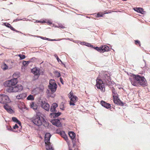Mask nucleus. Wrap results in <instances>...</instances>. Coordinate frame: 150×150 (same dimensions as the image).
I'll return each mask as SVG.
<instances>
[{
  "mask_svg": "<svg viewBox=\"0 0 150 150\" xmlns=\"http://www.w3.org/2000/svg\"><path fill=\"white\" fill-rule=\"evenodd\" d=\"M18 124L19 126H21V122L19 120L18 121V122L17 123Z\"/></svg>",
  "mask_w": 150,
  "mask_h": 150,
  "instance_id": "obj_50",
  "label": "nucleus"
},
{
  "mask_svg": "<svg viewBox=\"0 0 150 150\" xmlns=\"http://www.w3.org/2000/svg\"><path fill=\"white\" fill-rule=\"evenodd\" d=\"M96 86L98 89H101L102 91H105L104 84L102 80L97 78L96 79Z\"/></svg>",
  "mask_w": 150,
  "mask_h": 150,
  "instance_id": "obj_8",
  "label": "nucleus"
},
{
  "mask_svg": "<svg viewBox=\"0 0 150 150\" xmlns=\"http://www.w3.org/2000/svg\"><path fill=\"white\" fill-rule=\"evenodd\" d=\"M101 46L100 47H94V49L95 50H96L98 52H102V51H101Z\"/></svg>",
  "mask_w": 150,
  "mask_h": 150,
  "instance_id": "obj_29",
  "label": "nucleus"
},
{
  "mask_svg": "<svg viewBox=\"0 0 150 150\" xmlns=\"http://www.w3.org/2000/svg\"><path fill=\"white\" fill-rule=\"evenodd\" d=\"M90 46H89V47H91L92 48H94V47H93V46L91 44H90Z\"/></svg>",
  "mask_w": 150,
  "mask_h": 150,
  "instance_id": "obj_54",
  "label": "nucleus"
},
{
  "mask_svg": "<svg viewBox=\"0 0 150 150\" xmlns=\"http://www.w3.org/2000/svg\"><path fill=\"white\" fill-rule=\"evenodd\" d=\"M103 79L105 81L106 83L109 81V80H111V78L110 77V74L108 72L105 71L103 72L102 76Z\"/></svg>",
  "mask_w": 150,
  "mask_h": 150,
  "instance_id": "obj_9",
  "label": "nucleus"
},
{
  "mask_svg": "<svg viewBox=\"0 0 150 150\" xmlns=\"http://www.w3.org/2000/svg\"><path fill=\"white\" fill-rule=\"evenodd\" d=\"M51 122L52 125L57 127H61V124L60 122V120L59 119H54L52 120Z\"/></svg>",
  "mask_w": 150,
  "mask_h": 150,
  "instance_id": "obj_11",
  "label": "nucleus"
},
{
  "mask_svg": "<svg viewBox=\"0 0 150 150\" xmlns=\"http://www.w3.org/2000/svg\"><path fill=\"white\" fill-rule=\"evenodd\" d=\"M4 24L5 26L8 28H9L10 27V26H11V25L8 23H5Z\"/></svg>",
  "mask_w": 150,
  "mask_h": 150,
  "instance_id": "obj_41",
  "label": "nucleus"
},
{
  "mask_svg": "<svg viewBox=\"0 0 150 150\" xmlns=\"http://www.w3.org/2000/svg\"><path fill=\"white\" fill-rule=\"evenodd\" d=\"M60 81L62 84H63V81L62 78L60 77L59 79Z\"/></svg>",
  "mask_w": 150,
  "mask_h": 150,
  "instance_id": "obj_46",
  "label": "nucleus"
},
{
  "mask_svg": "<svg viewBox=\"0 0 150 150\" xmlns=\"http://www.w3.org/2000/svg\"><path fill=\"white\" fill-rule=\"evenodd\" d=\"M54 56L56 58L57 61L58 62H60L62 64H63V62H62V61L59 58L58 56L56 54H55L54 55Z\"/></svg>",
  "mask_w": 150,
  "mask_h": 150,
  "instance_id": "obj_30",
  "label": "nucleus"
},
{
  "mask_svg": "<svg viewBox=\"0 0 150 150\" xmlns=\"http://www.w3.org/2000/svg\"><path fill=\"white\" fill-rule=\"evenodd\" d=\"M60 134L63 137V134L62 133V134Z\"/></svg>",
  "mask_w": 150,
  "mask_h": 150,
  "instance_id": "obj_61",
  "label": "nucleus"
},
{
  "mask_svg": "<svg viewBox=\"0 0 150 150\" xmlns=\"http://www.w3.org/2000/svg\"><path fill=\"white\" fill-rule=\"evenodd\" d=\"M4 108L9 113H12L14 112L13 110L8 105L6 104L4 105Z\"/></svg>",
  "mask_w": 150,
  "mask_h": 150,
  "instance_id": "obj_13",
  "label": "nucleus"
},
{
  "mask_svg": "<svg viewBox=\"0 0 150 150\" xmlns=\"http://www.w3.org/2000/svg\"><path fill=\"white\" fill-rule=\"evenodd\" d=\"M125 72H126L127 74L128 75V76H130L131 77H132L131 78H133V75H136V74H132L130 72H126V71H125Z\"/></svg>",
  "mask_w": 150,
  "mask_h": 150,
  "instance_id": "obj_37",
  "label": "nucleus"
},
{
  "mask_svg": "<svg viewBox=\"0 0 150 150\" xmlns=\"http://www.w3.org/2000/svg\"><path fill=\"white\" fill-rule=\"evenodd\" d=\"M35 57H33L32 58H31L30 60H31V62H33L34 61H35Z\"/></svg>",
  "mask_w": 150,
  "mask_h": 150,
  "instance_id": "obj_45",
  "label": "nucleus"
},
{
  "mask_svg": "<svg viewBox=\"0 0 150 150\" xmlns=\"http://www.w3.org/2000/svg\"><path fill=\"white\" fill-rule=\"evenodd\" d=\"M12 120L13 121L16 123L18 122V121H19L17 118L14 117H12Z\"/></svg>",
  "mask_w": 150,
  "mask_h": 150,
  "instance_id": "obj_36",
  "label": "nucleus"
},
{
  "mask_svg": "<svg viewBox=\"0 0 150 150\" xmlns=\"http://www.w3.org/2000/svg\"><path fill=\"white\" fill-rule=\"evenodd\" d=\"M101 46L102 52H105L108 51L109 50V48L107 45H102Z\"/></svg>",
  "mask_w": 150,
  "mask_h": 150,
  "instance_id": "obj_19",
  "label": "nucleus"
},
{
  "mask_svg": "<svg viewBox=\"0 0 150 150\" xmlns=\"http://www.w3.org/2000/svg\"><path fill=\"white\" fill-rule=\"evenodd\" d=\"M57 106L58 105L56 103H53L50 108V111L52 112H56L57 110L56 109V108L57 107Z\"/></svg>",
  "mask_w": 150,
  "mask_h": 150,
  "instance_id": "obj_16",
  "label": "nucleus"
},
{
  "mask_svg": "<svg viewBox=\"0 0 150 150\" xmlns=\"http://www.w3.org/2000/svg\"><path fill=\"white\" fill-rule=\"evenodd\" d=\"M18 126L17 124H16L14 126H13V128L14 129H16V128H18Z\"/></svg>",
  "mask_w": 150,
  "mask_h": 150,
  "instance_id": "obj_44",
  "label": "nucleus"
},
{
  "mask_svg": "<svg viewBox=\"0 0 150 150\" xmlns=\"http://www.w3.org/2000/svg\"><path fill=\"white\" fill-rule=\"evenodd\" d=\"M32 72L35 75L38 76L40 74L39 70L36 68H34L32 69Z\"/></svg>",
  "mask_w": 150,
  "mask_h": 150,
  "instance_id": "obj_18",
  "label": "nucleus"
},
{
  "mask_svg": "<svg viewBox=\"0 0 150 150\" xmlns=\"http://www.w3.org/2000/svg\"><path fill=\"white\" fill-rule=\"evenodd\" d=\"M143 61H144V63H145V66H146V62H145V61L144 59V60H143Z\"/></svg>",
  "mask_w": 150,
  "mask_h": 150,
  "instance_id": "obj_57",
  "label": "nucleus"
},
{
  "mask_svg": "<svg viewBox=\"0 0 150 150\" xmlns=\"http://www.w3.org/2000/svg\"><path fill=\"white\" fill-rule=\"evenodd\" d=\"M6 127L7 129L8 130H9V131H12L15 132L16 131H15L13 130V129L11 127V126H6Z\"/></svg>",
  "mask_w": 150,
  "mask_h": 150,
  "instance_id": "obj_35",
  "label": "nucleus"
},
{
  "mask_svg": "<svg viewBox=\"0 0 150 150\" xmlns=\"http://www.w3.org/2000/svg\"><path fill=\"white\" fill-rule=\"evenodd\" d=\"M111 80H110L109 81H108L107 83H107V84L110 85H113L115 83L113 81H111Z\"/></svg>",
  "mask_w": 150,
  "mask_h": 150,
  "instance_id": "obj_31",
  "label": "nucleus"
},
{
  "mask_svg": "<svg viewBox=\"0 0 150 150\" xmlns=\"http://www.w3.org/2000/svg\"><path fill=\"white\" fill-rule=\"evenodd\" d=\"M103 16L102 15L100 14L99 13H98L97 14L96 17L98 18H99L100 17H102Z\"/></svg>",
  "mask_w": 150,
  "mask_h": 150,
  "instance_id": "obj_42",
  "label": "nucleus"
},
{
  "mask_svg": "<svg viewBox=\"0 0 150 150\" xmlns=\"http://www.w3.org/2000/svg\"><path fill=\"white\" fill-rule=\"evenodd\" d=\"M84 43L87 44L86 46H87L88 47H89V46L90 45H90L91 44L88 43H87V42H84Z\"/></svg>",
  "mask_w": 150,
  "mask_h": 150,
  "instance_id": "obj_48",
  "label": "nucleus"
},
{
  "mask_svg": "<svg viewBox=\"0 0 150 150\" xmlns=\"http://www.w3.org/2000/svg\"><path fill=\"white\" fill-rule=\"evenodd\" d=\"M47 93L48 92L47 94L48 95L51 97L54 98L55 96V95L53 94V93L52 92L51 93L50 92V91L49 90H47Z\"/></svg>",
  "mask_w": 150,
  "mask_h": 150,
  "instance_id": "obj_24",
  "label": "nucleus"
},
{
  "mask_svg": "<svg viewBox=\"0 0 150 150\" xmlns=\"http://www.w3.org/2000/svg\"><path fill=\"white\" fill-rule=\"evenodd\" d=\"M71 140H72L73 146H76V139L74 138V139Z\"/></svg>",
  "mask_w": 150,
  "mask_h": 150,
  "instance_id": "obj_39",
  "label": "nucleus"
},
{
  "mask_svg": "<svg viewBox=\"0 0 150 150\" xmlns=\"http://www.w3.org/2000/svg\"><path fill=\"white\" fill-rule=\"evenodd\" d=\"M4 94H0V103H1L2 100H3V97Z\"/></svg>",
  "mask_w": 150,
  "mask_h": 150,
  "instance_id": "obj_40",
  "label": "nucleus"
},
{
  "mask_svg": "<svg viewBox=\"0 0 150 150\" xmlns=\"http://www.w3.org/2000/svg\"><path fill=\"white\" fill-rule=\"evenodd\" d=\"M14 31H16V32H17V33L20 32V33H21L20 32H19V31H18V30H16V29H15V30H14Z\"/></svg>",
  "mask_w": 150,
  "mask_h": 150,
  "instance_id": "obj_56",
  "label": "nucleus"
},
{
  "mask_svg": "<svg viewBox=\"0 0 150 150\" xmlns=\"http://www.w3.org/2000/svg\"><path fill=\"white\" fill-rule=\"evenodd\" d=\"M134 10L138 12L143 14L142 12H144V11L142 8H134Z\"/></svg>",
  "mask_w": 150,
  "mask_h": 150,
  "instance_id": "obj_22",
  "label": "nucleus"
},
{
  "mask_svg": "<svg viewBox=\"0 0 150 150\" xmlns=\"http://www.w3.org/2000/svg\"><path fill=\"white\" fill-rule=\"evenodd\" d=\"M60 108L61 109H62V110H64V108Z\"/></svg>",
  "mask_w": 150,
  "mask_h": 150,
  "instance_id": "obj_60",
  "label": "nucleus"
},
{
  "mask_svg": "<svg viewBox=\"0 0 150 150\" xmlns=\"http://www.w3.org/2000/svg\"><path fill=\"white\" fill-rule=\"evenodd\" d=\"M54 74L55 76L58 78L60 77L61 76L60 73L57 71H55V72Z\"/></svg>",
  "mask_w": 150,
  "mask_h": 150,
  "instance_id": "obj_33",
  "label": "nucleus"
},
{
  "mask_svg": "<svg viewBox=\"0 0 150 150\" xmlns=\"http://www.w3.org/2000/svg\"><path fill=\"white\" fill-rule=\"evenodd\" d=\"M17 83L18 80L17 78H16L6 81L4 84L5 87H8L6 91L8 92H20L23 90V87L21 84H18L15 86Z\"/></svg>",
  "mask_w": 150,
  "mask_h": 150,
  "instance_id": "obj_1",
  "label": "nucleus"
},
{
  "mask_svg": "<svg viewBox=\"0 0 150 150\" xmlns=\"http://www.w3.org/2000/svg\"><path fill=\"white\" fill-rule=\"evenodd\" d=\"M27 99L28 100H34V98L33 95H30L27 97Z\"/></svg>",
  "mask_w": 150,
  "mask_h": 150,
  "instance_id": "obj_27",
  "label": "nucleus"
},
{
  "mask_svg": "<svg viewBox=\"0 0 150 150\" xmlns=\"http://www.w3.org/2000/svg\"><path fill=\"white\" fill-rule=\"evenodd\" d=\"M69 135L71 139H74L75 138L76 134L73 132H69Z\"/></svg>",
  "mask_w": 150,
  "mask_h": 150,
  "instance_id": "obj_21",
  "label": "nucleus"
},
{
  "mask_svg": "<svg viewBox=\"0 0 150 150\" xmlns=\"http://www.w3.org/2000/svg\"><path fill=\"white\" fill-rule=\"evenodd\" d=\"M41 105L42 108L47 111H49L50 105L48 103H46L45 101H41Z\"/></svg>",
  "mask_w": 150,
  "mask_h": 150,
  "instance_id": "obj_10",
  "label": "nucleus"
},
{
  "mask_svg": "<svg viewBox=\"0 0 150 150\" xmlns=\"http://www.w3.org/2000/svg\"><path fill=\"white\" fill-rule=\"evenodd\" d=\"M1 68L3 70H5L8 69V66L4 63L2 65Z\"/></svg>",
  "mask_w": 150,
  "mask_h": 150,
  "instance_id": "obj_26",
  "label": "nucleus"
},
{
  "mask_svg": "<svg viewBox=\"0 0 150 150\" xmlns=\"http://www.w3.org/2000/svg\"><path fill=\"white\" fill-rule=\"evenodd\" d=\"M36 22H40V21H36Z\"/></svg>",
  "mask_w": 150,
  "mask_h": 150,
  "instance_id": "obj_62",
  "label": "nucleus"
},
{
  "mask_svg": "<svg viewBox=\"0 0 150 150\" xmlns=\"http://www.w3.org/2000/svg\"><path fill=\"white\" fill-rule=\"evenodd\" d=\"M135 43L136 45H137L138 44L139 46H141L140 42L139 40H135Z\"/></svg>",
  "mask_w": 150,
  "mask_h": 150,
  "instance_id": "obj_38",
  "label": "nucleus"
},
{
  "mask_svg": "<svg viewBox=\"0 0 150 150\" xmlns=\"http://www.w3.org/2000/svg\"><path fill=\"white\" fill-rule=\"evenodd\" d=\"M57 27L58 28H62L63 29L64 28H65V27L64 26H63V25H59V26H57Z\"/></svg>",
  "mask_w": 150,
  "mask_h": 150,
  "instance_id": "obj_43",
  "label": "nucleus"
},
{
  "mask_svg": "<svg viewBox=\"0 0 150 150\" xmlns=\"http://www.w3.org/2000/svg\"><path fill=\"white\" fill-rule=\"evenodd\" d=\"M61 113L60 112H53L50 114V116L51 118H54L59 117L61 115Z\"/></svg>",
  "mask_w": 150,
  "mask_h": 150,
  "instance_id": "obj_15",
  "label": "nucleus"
},
{
  "mask_svg": "<svg viewBox=\"0 0 150 150\" xmlns=\"http://www.w3.org/2000/svg\"><path fill=\"white\" fill-rule=\"evenodd\" d=\"M30 108H33L34 110H37L38 108V106L36 104L34 103V102H32L30 105Z\"/></svg>",
  "mask_w": 150,
  "mask_h": 150,
  "instance_id": "obj_23",
  "label": "nucleus"
},
{
  "mask_svg": "<svg viewBox=\"0 0 150 150\" xmlns=\"http://www.w3.org/2000/svg\"><path fill=\"white\" fill-rule=\"evenodd\" d=\"M100 104L102 106L107 109H108L111 107V105L110 103H107L103 100H101L100 101Z\"/></svg>",
  "mask_w": 150,
  "mask_h": 150,
  "instance_id": "obj_14",
  "label": "nucleus"
},
{
  "mask_svg": "<svg viewBox=\"0 0 150 150\" xmlns=\"http://www.w3.org/2000/svg\"><path fill=\"white\" fill-rule=\"evenodd\" d=\"M111 12L110 11H108L107 12L105 13L108 14L109 13H111Z\"/></svg>",
  "mask_w": 150,
  "mask_h": 150,
  "instance_id": "obj_55",
  "label": "nucleus"
},
{
  "mask_svg": "<svg viewBox=\"0 0 150 150\" xmlns=\"http://www.w3.org/2000/svg\"><path fill=\"white\" fill-rule=\"evenodd\" d=\"M80 44H81L82 45H86H86H87V44L84 43V42H81V43Z\"/></svg>",
  "mask_w": 150,
  "mask_h": 150,
  "instance_id": "obj_52",
  "label": "nucleus"
},
{
  "mask_svg": "<svg viewBox=\"0 0 150 150\" xmlns=\"http://www.w3.org/2000/svg\"><path fill=\"white\" fill-rule=\"evenodd\" d=\"M47 23H48V25H50L52 24V23L50 21H48Z\"/></svg>",
  "mask_w": 150,
  "mask_h": 150,
  "instance_id": "obj_53",
  "label": "nucleus"
},
{
  "mask_svg": "<svg viewBox=\"0 0 150 150\" xmlns=\"http://www.w3.org/2000/svg\"><path fill=\"white\" fill-rule=\"evenodd\" d=\"M42 119L38 115H36L33 118L32 122L36 125L38 126H41L42 124Z\"/></svg>",
  "mask_w": 150,
  "mask_h": 150,
  "instance_id": "obj_6",
  "label": "nucleus"
},
{
  "mask_svg": "<svg viewBox=\"0 0 150 150\" xmlns=\"http://www.w3.org/2000/svg\"><path fill=\"white\" fill-rule=\"evenodd\" d=\"M65 67H65V65L63 63V64H62Z\"/></svg>",
  "mask_w": 150,
  "mask_h": 150,
  "instance_id": "obj_58",
  "label": "nucleus"
},
{
  "mask_svg": "<svg viewBox=\"0 0 150 150\" xmlns=\"http://www.w3.org/2000/svg\"><path fill=\"white\" fill-rule=\"evenodd\" d=\"M18 56L20 57V59H23L25 58V56L23 54H19L18 55Z\"/></svg>",
  "mask_w": 150,
  "mask_h": 150,
  "instance_id": "obj_32",
  "label": "nucleus"
},
{
  "mask_svg": "<svg viewBox=\"0 0 150 150\" xmlns=\"http://www.w3.org/2000/svg\"><path fill=\"white\" fill-rule=\"evenodd\" d=\"M31 62V60L28 61H24L23 62V64L24 66L26 67Z\"/></svg>",
  "mask_w": 150,
  "mask_h": 150,
  "instance_id": "obj_25",
  "label": "nucleus"
},
{
  "mask_svg": "<svg viewBox=\"0 0 150 150\" xmlns=\"http://www.w3.org/2000/svg\"><path fill=\"white\" fill-rule=\"evenodd\" d=\"M3 100L1 103L4 104H6L7 103H8L11 102V100L9 99L8 96L5 95H3Z\"/></svg>",
  "mask_w": 150,
  "mask_h": 150,
  "instance_id": "obj_12",
  "label": "nucleus"
},
{
  "mask_svg": "<svg viewBox=\"0 0 150 150\" xmlns=\"http://www.w3.org/2000/svg\"><path fill=\"white\" fill-rule=\"evenodd\" d=\"M49 85L48 86L49 89L53 93L55 92L57 90V85L53 79H51L49 81Z\"/></svg>",
  "mask_w": 150,
  "mask_h": 150,
  "instance_id": "obj_5",
  "label": "nucleus"
},
{
  "mask_svg": "<svg viewBox=\"0 0 150 150\" xmlns=\"http://www.w3.org/2000/svg\"><path fill=\"white\" fill-rule=\"evenodd\" d=\"M41 119L42 120V124L45 127H47L49 126V123L47 122L44 119V118L42 117H41Z\"/></svg>",
  "mask_w": 150,
  "mask_h": 150,
  "instance_id": "obj_20",
  "label": "nucleus"
},
{
  "mask_svg": "<svg viewBox=\"0 0 150 150\" xmlns=\"http://www.w3.org/2000/svg\"><path fill=\"white\" fill-rule=\"evenodd\" d=\"M62 133L63 134V138H64L65 140H67L68 139V137L66 135L65 132L64 131H63L62 132H61L60 134H62Z\"/></svg>",
  "mask_w": 150,
  "mask_h": 150,
  "instance_id": "obj_28",
  "label": "nucleus"
},
{
  "mask_svg": "<svg viewBox=\"0 0 150 150\" xmlns=\"http://www.w3.org/2000/svg\"><path fill=\"white\" fill-rule=\"evenodd\" d=\"M112 91L114 103L117 105L123 106L124 103L118 97V94L115 91V88L113 87H112Z\"/></svg>",
  "mask_w": 150,
  "mask_h": 150,
  "instance_id": "obj_3",
  "label": "nucleus"
},
{
  "mask_svg": "<svg viewBox=\"0 0 150 150\" xmlns=\"http://www.w3.org/2000/svg\"><path fill=\"white\" fill-rule=\"evenodd\" d=\"M133 78H129L132 85L134 86H137L138 84L140 85L143 87L147 85V81L144 76L136 74L133 75Z\"/></svg>",
  "mask_w": 150,
  "mask_h": 150,
  "instance_id": "obj_2",
  "label": "nucleus"
},
{
  "mask_svg": "<svg viewBox=\"0 0 150 150\" xmlns=\"http://www.w3.org/2000/svg\"><path fill=\"white\" fill-rule=\"evenodd\" d=\"M86 18H89V17H88V16H86Z\"/></svg>",
  "mask_w": 150,
  "mask_h": 150,
  "instance_id": "obj_63",
  "label": "nucleus"
},
{
  "mask_svg": "<svg viewBox=\"0 0 150 150\" xmlns=\"http://www.w3.org/2000/svg\"><path fill=\"white\" fill-rule=\"evenodd\" d=\"M51 136V134L49 133H46L45 135V142L47 150H54L51 143L50 142Z\"/></svg>",
  "mask_w": 150,
  "mask_h": 150,
  "instance_id": "obj_4",
  "label": "nucleus"
},
{
  "mask_svg": "<svg viewBox=\"0 0 150 150\" xmlns=\"http://www.w3.org/2000/svg\"><path fill=\"white\" fill-rule=\"evenodd\" d=\"M12 30L14 31L15 30V29L13 27L11 26H10V27L9 28Z\"/></svg>",
  "mask_w": 150,
  "mask_h": 150,
  "instance_id": "obj_49",
  "label": "nucleus"
},
{
  "mask_svg": "<svg viewBox=\"0 0 150 150\" xmlns=\"http://www.w3.org/2000/svg\"><path fill=\"white\" fill-rule=\"evenodd\" d=\"M69 94V97L70 100L69 104L71 105H74L75 103L78 100V98L76 96L74 95L73 93L71 92H70Z\"/></svg>",
  "mask_w": 150,
  "mask_h": 150,
  "instance_id": "obj_7",
  "label": "nucleus"
},
{
  "mask_svg": "<svg viewBox=\"0 0 150 150\" xmlns=\"http://www.w3.org/2000/svg\"><path fill=\"white\" fill-rule=\"evenodd\" d=\"M15 75V74L14 73L13 75V77H14V76Z\"/></svg>",
  "mask_w": 150,
  "mask_h": 150,
  "instance_id": "obj_59",
  "label": "nucleus"
},
{
  "mask_svg": "<svg viewBox=\"0 0 150 150\" xmlns=\"http://www.w3.org/2000/svg\"><path fill=\"white\" fill-rule=\"evenodd\" d=\"M27 94L25 93H23L17 96H16V98L18 100L23 99L25 98Z\"/></svg>",
  "mask_w": 150,
  "mask_h": 150,
  "instance_id": "obj_17",
  "label": "nucleus"
},
{
  "mask_svg": "<svg viewBox=\"0 0 150 150\" xmlns=\"http://www.w3.org/2000/svg\"><path fill=\"white\" fill-rule=\"evenodd\" d=\"M22 20V19H16L14 20L13 21V22H15V21H19L20 20Z\"/></svg>",
  "mask_w": 150,
  "mask_h": 150,
  "instance_id": "obj_47",
  "label": "nucleus"
},
{
  "mask_svg": "<svg viewBox=\"0 0 150 150\" xmlns=\"http://www.w3.org/2000/svg\"><path fill=\"white\" fill-rule=\"evenodd\" d=\"M58 40H56L55 39H50V41H57Z\"/></svg>",
  "mask_w": 150,
  "mask_h": 150,
  "instance_id": "obj_51",
  "label": "nucleus"
},
{
  "mask_svg": "<svg viewBox=\"0 0 150 150\" xmlns=\"http://www.w3.org/2000/svg\"><path fill=\"white\" fill-rule=\"evenodd\" d=\"M37 37H39L43 40H47L48 41H50V39L49 38H46V37H43L42 36H37Z\"/></svg>",
  "mask_w": 150,
  "mask_h": 150,
  "instance_id": "obj_34",
  "label": "nucleus"
},
{
  "mask_svg": "<svg viewBox=\"0 0 150 150\" xmlns=\"http://www.w3.org/2000/svg\"><path fill=\"white\" fill-rule=\"evenodd\" d=\"M65 38H63V39H64Z\"/></svg>",
  "mask_w": 150,
  "mask_h": 150,
  "instance_id": "obj_64",
  "label": "nucleus"
}]
</instances>
